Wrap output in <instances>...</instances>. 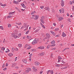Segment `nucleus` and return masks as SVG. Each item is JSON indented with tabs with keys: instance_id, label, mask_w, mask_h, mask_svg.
Returning <instances> with one entry per match:
<instances>
[{
	"instance_id": "1",
	"label": "nucleus",
	"mask_w": 74,
	"mask_h": 74,
	"mask_svg": "<svg viewBox=\"0 0 74 74\" xmlns=\"http://www.w3.org/2000/svg\"><path fill=\"white\" fill-rule=\"evenodd\" d=\"M38 42V39H35L32 42V44L34 45L36 44H37Z\"/></svg>"
},
{
	"instance_id": "2",
	"label": "nucleus",
	"mask_w": 74,
	"mask_h": 74,
	"mask_svg": "<svg viewBox=\"0 0 74 74\" xmlns=\"http://www.w3.org/2000/svg\"><path fill=\"white\" fill-rule=\"evenodd\" d=\"M46 38L47 40H49V37H50V35L49 34H46Z\"/></svg>"
},
{
	"instance_id": "3",
	"label": "nucleus",
	"mask_w": 74,
	"mask_h": 74,
	"mask_svg": "<svg viewBox=\"0 0 74 74\" xmlns=\"http://www.w3.org/2000/svg\"><path fill=\"white\" fill-rule=\"evenodd\" d=\"M31 70V69H30V68H29L27 69L25 71L26 73H28L29 72V71H30Z\"/></svg>"
},
{
	"instance_id": "4",
	"label": "nucleus",
	"mask_w": 74,
	"mask_h": 74,
	"mask_svg": "<svg viewBox=\"0 0 74 74\" xmlns=\"http://www.w3.org/2000/svg\"><path fill=\"white\" fill-rule=\"evenodd\" d=\"M61 5L62 7H64V1H63V0H62L61 1Z\"/></svg>"
},
{
	"instance_id": "5",
	"label": "nucleus",
	"mask_w": 74,
	"mask_h": 74,
	"mask_svg": "<svg viewBox=\"0 0 74 74\" xmlns=\"http://www.w3.org/2000/svg\"><path fill=\"white\" fill-rule=\"evenodd\" d=\"M45 47L44 46H39V47L38 48V49H44Z\"/></svg>"
},
{
	"instance_id": "6",
	"label": "nucleus",
	"mask_w": 74,
	"mask_h": 74,
	"mask_svg": "<svg viewBox=\"0 0 74 74\" xmlns=\"http://www.w3.org/2000/svg\"><path fill=\"white\" fill-rule=\"evenodd\" d=\"M34 64L36 65V66H39L40 63L38 62H36L34 63Z\"/></svg>"
},
{
	"instance_id": "7",
	"label": "nucleus",
	"mask_w": 74,
	"mask_h": 74,
	"mask_svg": "<svg viewBox=\"0 0 74 74\" xmlns=\"http://www.w3.org/2000/svg\"><path fill=\"white\" fill-rule=\"evenodd\" d=\"M44 9H45V10H47L49 11V8L48 7H46L44 8Z\"/></svg>"
},
{
	"instance_id": "8",
	"label": "nucleus",
	"mask_w": 74,
	"mask_h": 74,
	"mask_svg": "<svg viewBox=\"0 0 74 74\" xmlns=\"http://www.w3.org/2000/svg\"><path fill=\"white\" fill-rule=\"evenodd\" d=\"M13 3L15 4H19L18 2L17 1H14L13 2Z\"/></svg>"
},
{
	"instance_id": "9",
	"label": "nucleus",
	"mask_w": 74,
	"mask_h": 74,
	"mask_svg": "<svg viewBox=\"0 0 74 74\" xmlns=\"http://www.w3.org/2000/svg\"><path fill=\"white\" fill-rule=\"evenodd\" d=\"M43 18H44V16H42V18H41V21L42 23H44V21H43V19H42Z\"/></svg>"
},
{
	"instance_id": "10",
	"label": "nucleus",
	"mask_w": 74,
	"mask_h": 74,
	"mask_svg": "<svg viewBox=\"0 0 74 74\" xmlns=\"http://www.w3.org/2000/svg\"><path fill=\"white\" fill-rule=\"evenodd\" d=\"M22 60L24 63H27V60Z\"/></svg>"
},
{
	"instance_id": "11",
	"label": "nucleus",
	"mask_w": 74,
	"mask_h": 74,
	"mask_svg": "<svg viewBox=\"0 0 74 74\" xmlns=\"http://www.w3.org/2000/svg\"><path fill=\"white\" fill-rule=\"evenodd\" d=\"M21 5H22L23 8H26V6L24 4L22 3L21 4Z\"/></svg>"
},
{
	"instance_id": "12",
	"label": "nucleus",
	"mask_w": 74,
	"mask_h": 74,
	"mask_svg": "<svg viewBox=\"0 0 74 74\" xmlns=\"http://www.w3.org/2000/svg\"><path fill=\"white\" fill-rule=\"evenodd\" d=\"M62 37H66V34L64 33V32H63L62 34Z\"/></svg>"
},
{
	"instance_id": "13",
	"label": "nucleus",
	"mask_w": 74,
	"mask_h": 74,
	"mask_svg": "<svg viewBox=\"0 0 74 74\" xmlns=\"http://www.w3.org/2000/svg\"><path fill=\"white\" fill-rule=\"evenodd\" d=\"M15 11H14V12H9V15H12L13 14H14V13H15Z\"/></svg>"
},
{
	"instance_id": "14",
	"label": "nucleus",
	"mask_w": 74,
	"mask_h": 74,
	"mask_svg": "<svg viewBox=\"0 0 74 74\" xmlns=\"http://www.w3.org/2000/svg\"><path fill=\"white\" fill-rule=\"evenodd\" d=\"M63 18L62 17H60L58 18V21H62V20H63Z\"/></svg>"
},
{
	"instance_id": "15",
	"label": "nucleus",
	"mask_w": 74,
	"mask_h": 74,
	"mask_svg": "<svg viewBox=\"0 0 74 74\" xmlns=\"http://www.w3.org/2000/svg\"><path fill=\"white\" fill-rule=\"evenodd\" d=\"M29 47V45H25V46H24V48H27V47Z\"/></svg>"
},
{
	"instance_id": "16",
	"label": "nucleus",
	"mask_w": 74,
	"mask_h": 74,
	"mask_svg": "<svg viewBox=\"0 0 74 74\" xmlns=\"http://www.w3.org/2000/svg\"><path fill=\"white\" fill-rule=\"evenodd\" d=\"M35 19L36 20L38 19V16H37L36 15H35Z\"/></svg>"
},
{
	"instance_id": "17",
	"label": "nucleus",
	"mask_w": 74,
	"mask_h": 74,
	"mask_svg": "<svg viewBox=\"0 0 74 74\" xmlns=\"http://www.w3.org/2000/svg\"><path fill=\"white\" fill-rule=\"evenodd\" d=\"M8 55L11 57V56H12L13 55V54L12 53H9L8 54Z\"/></svg>"
},
{
	"instance_id": "18",
	"label": "nucleus",
	"mask_w": 74,
	"mask_h": 74,
	"mask_svg": "<svg viewBox=\"0 0 74 74\" xmlns=\"http://www.w3.org/2000/svg\"><path fill=\"white\" fill-rule=\"evenodd\" d=\"M12 16H7V18H12Z\"/></svg>"
},
{
	"instance_id": "19",
	"label": "nucleus",
	"mask_w": 74,
	"mask_h": 74,
	"mask_svg": "<svg viewBox=\"0 0 74 74\" xmlns=\"http://www.w3.org/2000/svg\"><path fill=\"white\" fill-rule=\"evenodd\" d=\"M55 40H53L51 42V44H55Z\"/></svg>"
},
{
	"instance_id": "20",
	"label": "nucleus",
	"mask_w": 74,
	"mask_h": 74,
	"mask_svg": "<svg viewBox=\"0 0 74 74\" xmlns=\"http://www.w3.org/2000/svg\"><path fill=\"white\" fill-rule=\"evenodd\" d=\"M0 48L1 50H2V51H4V50H5V48H4V47H0Z\"/></svg>"
},
{
	"instance_id": "21",
	"label": "nucleus",
	"mask_w": 74,
	"mask_h": 74,
	"mask_svg": "<svg viewBox=\"0 0 74 74\" xmlns=\"http://www.w3.org/2000/svg\"><path fill=\"white\" fill-rule=\"evenodd\" d=\"M64 8L62 9L61 12L62 13H64Z\"/></svg>"
},
{
	"instance_id": "22",
	"label": "nucleus",
	"mask_w": 74,
	"mask_h": 74,
	"mask_svg": "<svg viewBox=\"0 0 74 74\" xmlns=\"http://www.w3.org/2000/svg\"><path fill=\"white\" fill-rule=\"evenodd\" d=\"M27 38H28V39H30V38H31V36H29L27 35Z\"/></svg>"
},
{
	"instance_id": "23",
	"label": "nucleus",
	"mask_w": 74,
	"mask_h": 74,
	"mask_svg": "<svg viewBox=\"0 0 74 74\" xmlns=\"http://www.w3.org/2000/svg\"><path fill=\"white\" fill-rule=\"evenodd\" d=\"M29 46H28V47H27V49H30V48H32V47H31V46H30V45H29Z\"/></svg>"
},
{
	"instance_id": "24",
	"label": "nucleus",
	"mask_w": 74,
	"mask_h": 74,
	"mask_svg": "<svg viewBox=\"0 0 74 74\" xmlns=\"http://www.w3.org/2000/svg\"><path fill=\"white\" fill-rule=\"evenodd\" d=\"M18 45L19 48L21 47L22 46V45L21 44H18Z\"/></svg>"
},
{
	"instance_id": "25",
	"label": "nucleus",
	"mask_w": 74,
	"mask_h": 74,
	"mask_svg": "<svg viewBox=\"0 0 74 74\" xmlns=\"http://www.w3.org/2000/svg\"><path fill=\"white\" fill-rule=\"evenodd\" d=\"M24 27L25 28L27 27V24L24 23Z\"/></svg>"
},
{
	"instance_id": "26",
	"label": "nucleus",
	"mask_w": 74,
	"mask_h": 74,
	"mask_svg": "<svg viewBox=\"0 0 74 74\" xmlns=\"http://www.w3.org/2000/svg\"><path fill=\"white\" fill-rule=\"evenodd\" d=\"M15 49L14 48H12V52H14V50Z\"/></svg>"
},
{
	"instance_id": "27",
	"label": "nucleus",
	"mask_w": 74,
	"mask_h": 74,
	"mask_svg": "<svg viewBox=\"0 0 74 74\" xmlns=\"http://www.w3.org/2000/svg\"><path fill=\"white\" fill-rule=\"evenodd\" d=\"M36 12V11H34V12H32L31 13V15H33L34 14H35V13Z\"/></svg>"
},
{
	"instance_id": "28",
	"label": "nucleus",
	"mask_w": 74,
	"mask_h": 74,
	"mask_svg": "<svg viewBox=\"0 0 74 74\" xmlns=\"http://www.w3.org/2000/svg\"><path fill=\"white\" fill-rule=\"evenodd\" d=\"M56 67H60V65L59 64H56Z\"/></svg>"
},
{
	"instance_id": "29",
	"label": "nucleus",
	"mask_w": 74,
	"mask_h": 74,
	"mask_svg": "<svg viewBox=\"0 0 74 74\" xmlns=\"http://www.w3.org/2000/svg\"><path fill=\"white\" fill-rule=\"evenodd\" d=\"M50 32L53 35H55V33L54 32H52V31H51Z\"/></svg>"
},
{
	"instance_id": "30",
	"label": "nucleus",
	"mask_w": 74,
	"mask_h": 74,
	"mask_svg": "<svg viewBox=\"0 0 74 74\" xmlns=\"http://www.w3.org/2000/svg\"><path fill=\"white\" fill-rule=\"evenodd\" d=\"M41 26L43 28H44V29H45V26H44V25L43 24Z\"/></svg>"
},
{
	"instance_id": "31",
	"label": "nucleus",
	"mask_w": 74,
	"mask_h": 74,
	"mask_svg": "<svg viewBox=\"0 0 74 74\" xmlns=\"http://www.w3.org/2000/svg\"><path fill=\"white\" fill-rule=\"evenodd\" d=\"M0 29H1L2 30H3V29H4V28H3V26H0Z\"/></svg>"
},
{
	"instance_id": "32",
	"label": "nucleus",
	"mask_w": 74,
	"mask_h": 74,
	"mask_svg": "<svg viewBox=\"0 0 74 74\" xmlns=\"http://www.w3.org/2000/svg\"><path fill=\"white\" fill-rule=\"evenodd\" d=\"M38 31H39V29H37L35 31V33H37V32H38Z\"/></svg>"
},
{
	"instance_id": "33",
	"label": "nucleus",
	"mask_w": 74,
	"mask_h": 74,
	"mask_svg": "<svg viewBox=\"0 0 74 74\" xmlns=\"http://www.w3.org/2000/svg\"><path fill=\"white\" fill-rule=\"evenodd\" d=\"M50 47V45H48L47 47V49H49V47Z\"/></svg>"
},
{
	"instance_id": "34",
	"label": "nucleus",
	"mask_w": 74,
	"mask_h": 74,
	"mask_svg": "<svg viewBox=\"0 0 74 74\" xmlns=\"http://www.w3.org/2000/svg\"><path fill=\"white\" fill-rule=\"evenodd\" d=\"M50 73L51 74H53V71H50Z\"/></svg>"
},
{
	"instance_id": "35",
	"label": "nucleus",
	"mask_w": 74,
	"mask_h": 74,
	"mask_svg": "<svg viewBox=\"0 0 74 74\" xmlns=\"http://www.w3.org/2000/svg\"><path fill=\"white\" fill-rule=\"evenodd\" d=\"M15 64H14V63H13L12 64V67H14V66H15Z\"/></svg>"
},
{
	"instance_id": "36",
	"label": "nucleus",
	"mask_w": 74,
	"mask_h": 74,
	"mask_svg": "<svg viewBox=\"0 0 74 74\" xmlns=\"http://www.w3.org/2000/svg\"><path fill=\"white\" fill-rule=\"evenodd\" d=\"M59 30V28H56L55 29V31H57Z\"/></svg>"
},
{
	"instance_id": "37",
	"label": "nucleus",
	"mask_w": 74,
	"mask_h": 74,
	"mask_svg": "<svg viewBox=\"0 0 74 74\" xmlns=\"http://www.w3.org/2000/svg\"><path fill=\"white\" fill-rule=\"evenodd\" d=\"M15 34H12V37H14L15 36Z\"/></svg>"
},
{
	"instance_id": "38",
	"label": "nucleus",
	"mask_w": 74,
	"mask_h": 74,
	"mask_svg": "<svg viewBox=\"0 0 74 74\" xmlns=\"http://www.w3.org/2000/svg\"><path fill=\"white\" fill-rule=\"evenodd\" d=\"M38 56H42V53H40L39 54H38Z\"/></svg>"
},
{
	"instance_id": "39",
	"label": "nucleus",
	"mask_w": 74,
	"mask_h": 74,
	"mask_svg": "<svg viewBox=\"0 0 74 74\" xmlns=\"http://www.w3.org/2000/svg\"><path fill=\"white\" fill-rule=\"evenodd\" d=\"M29 32V31L28 30L25 32V34H27Z\"/></svg>"
},
{
	"instance_id": "40",
	"label": "nucleus",
	"mask_w": 74,
	"mask_h": 74,
	"mask_svg": "<svg viewBox=\"0 0 74 74\" xmlns=\"http://www.w3.org/2000/svg\"><path fill=\"white\" fill-rule=\"evenodd\" d=\"M69 4H71V5H72V4H73V2L71 1H70L69 2Z\"/></svg>"
},
{
	"instance_id": "41",
	"label": "nucleus",
	"mask_w": 74,
	"mask_h": 74,
	"mask_svg": "<svg viewBox=\"0 0 74 74\" xmlns=\"http://www.w3.org/2000/svg\"><path fill=\"white\" fill-rule=\"evenodd\" d=\"M18 36H16V35H15L14 37V38H18Z\"/></svg>"
},
{
	"instance_id": "42",
	"label": "nucleus",
	"mask_w": 74,
	"mask_h": 74,
	"mask_svg": "<svg viewBox=\"0 0 74 74\" xmlns=\"http://www.w3.org/2000/svg\"><path fill=\"white\" fill-rule=\"evenodd\" d=\"M50 71H51V70H50L48 71H47V74H48L49 73V72H50Z\"/></svg>"
},
{
	"instance_id": "43",
	"label": "nucleus",
	"mask_w": 74,
	"mask_h": 74,
	"mask_svg": "<svg viewBox=\"0 0 74 74\" xmlns=\"http://www.w3.org/2000/svg\"><path fill=\"white\" fill-rule=\"evenodd\" d=\"M32 53L31 54L29 55V58H32Z\"/></svg>"
},
{
	"instance_id": "44",
	"label": "nucleus",
	"mask_w": 74,
	"mask_h": 74,
	"mask_svg": "<svg viewBox=\"0 0 74 74\" xmlns=\"http://www.w3.org/2000/svg\"><path fill=\"white\" fill-rule=\"evenodd\" d=\"M8 27H11V24H9L8 25Z\"/></svg>"
},
{
	"instance_id": "45",
	"label": "nucleus",
	"mask_w": 74,
	"mask_h": 74,
	"mask_svg": "<svg viewBox=\"0 0 74 74\" xmlns=\"http://www.w3.org/2000/svg\"><path fill=\"white\" fill-rule=\"evenodd\" d=\"M62 63H63L64 64H65V63H66V62H64V61L63 60H62Z\"/></svg>"
},
{
	"instance_id": "46",
	"label": "nucleus",
	"mask_w": 74,
	"mask_h": 74,
	"mask_svg": "<svg viewBox=\"0 0 74 74\" xmlns=\"http://www.w3.org/2000/svg\"><path fill=\"white\" fill-rule=\"evenodd\" d=\"M5 6H6V4H5L3 5L2 7H5Z\"/></svg>"
},
{
	"instance_id": "47",
	"label": "nucleus",
	"mask_w": 74,
	"mask_h": 74,
	"mask_svg": "<svg viewBox=\"0 0 74 74\" xmlns=\"http://www.w3.org/2000/svg\"><path fill=\"white\" fill-rule=\"evenodd\" d=\"M72 11H74V6L72 7Z\"/></svg>"
},
{
	"instance_id": "48",
	"label": "nucleus",
	"mask_w": 74,
	"mask_h": 74,
	"mask_svg": "<svg viewBox=\"0 0 74 74\" xmlns=\"http://www.w3.org/2000/svg\"><path fill=\"white\" fill-rule=\"evenodd\" d=\"M42 56H44V55H45V53H42Z\"/></svg>"
},
{
	"instance_id": "49",
	"label": "nucleus",
	"mask_w": 74,
	"mask_h": 74,
	"mask_svg": "<svg viewBox=\"0 0 74 74\" xmlns=\"http://www.w3.org/2000/svg\"><path fill=\"white\" fill-rule=\"evenodd\" d=\"M15 51H18V49L17 48H16L15 49Z\"/></svg>"
},
{
	"instance_id": "50",
	"label": "nucleus",
	"mask_w": 74,
	"mask_h": 74,
	"mask_svg": "<svg viewBox=\"0 0 74 74\" xmlns=\"http://www.w3.org/2000/svg\"><path fill=\"white\" fill-rule=\"evenodd\" d=\"M7 68H5L4 69H3V70H4V71H5V70H7Z\"/></svg>"
},
{
	"instance_id": "51",
	"label": "nucleus",
	"mask_w": 74,
	"mask_h": 74,
	"mask_svg": "<svg viewBox=\"0 0 74 74\" xmlns=\"http://www.w3.org/2000/svg\"><path fill=\"white\" fill-rule=\"evenodd\" d=\"M58 59H62V58H61V57H60V56H58Z\"/></svg>"
},
{
	"instance_id": "52",
	"label": "nucleus",
	"mask_w": 74,
	"mask_h": 74,
	"mask_svg": "<svg viewBox=\"0 0 74 74\" xmlns=\"http://www.w3.org/2000/svg\"><path fill=\"white\" fill-rule=\"evenodd\" d=\"M3 5V4H2V3L1 2L0 3V5H1V6H2Z\"/></svg>"
},
{
	"instance_id": "53",
	"label": "nucleus",
	"mask_w": 74,
	"mask_h": 74,
	"mask_svg": "<svg viewBox=\"0 0 74 74\" xmlns=\"http://www.w3.org/2000/svg\"><path fill=\"white\" fill-rule=\"evenodd\" d=\"M32 69H33V70H35V69H36V67L34 66H33Z\"/></svg>"
},
{
	"instance_id": "54",
	"label": "nucleus",
	"mask_w": 74,
	"mask_h": 74,
	"mask_svg": "<svg viewBox=\"0 0 74 74\" xmlns=\"http://www.w3.org/2000/svg\"><path fill=\"white\" fill-rule=\"evenodd\" d=\"M67 49V48H65L62 51V52H64V51L65 50H66V49Z\"/></svg>"
},
{
	"instance_id": "55",
	"label": "nucleus",
	"mask_w": 74,
	"mask_h": 74,
	"mask_svg": "<svg viewBox=\"0 0 74 74\" xmlns=\"http://www.w3.org/2000/svg\"><path fill=\"white\" fill-rule=\"evenodd\" d=\"M54 46H55V44L52 45H51V47H54Z\"/></svg>"
},
{
	"instance_id": "56",
	"label": "nucleus",
	"mask_w": 74,
	"mask_h": 74,
	"mask_svg": "<svg viewBox=\"0 0 74 74\" xmlns=\"http://www.w3.org/2000/svg\"><path fill=\"white\" fill-rule=\"evenodd\" d=\"M15 68L16 69H19V67H18V66H16L15 67Z\"/></svg>"
},
{
	"instance_id": "57",
	"label": "nucleus",
	"mask_w": 74,
	"mask_h": 74,
	"mask_svg": "<svg viewBox=\"0 0 74 74\" xmlns=\"http://www.w3.org/2000/svg\"><path fill=\"white\" fill-rule=\"evenodd\" d=\"M43 72V71H41L40 72V74H42V73Z\"/></svg>"
},
{
	"instance_id": "58",
	"label": "nucleus",
	"mask_w": 74,
	"mask_h": 74,
	"mask_svg": "<svg viewBox=\"0 0 74 74\" xmlns=\"http://www.w3.org/2000/svg\"><path fill=\"white\" fill-rule=\"evenodd\" d=\"M40 8H41V9H43V8H44V7L42 6H40Z\"/></svg>"
},
{
	"instance_id": "59",
	"label": "nucleus",
	"mask_w": 74,
	"mask_h": 74,
	"mask_svg": "<svg viewBox=\"0 0 74 74\" xmlns=\"http://www.w3.org/2000/svg\"><path fill=\"white\" fill-rule=\"evenodd\" d=\"M17 10H18V12H21V10H20L19 9H17Z\"/></svg>"
},
{
	"instance_id": "60",
	"label": "nucleus",
	"mask_w": 74,
	"mask_h": 74,
	"mask_svg": "<svg viewBox=\"0 0 74 74\" xmlns=\"http://www.w3.org/2000/svg\"><path fill=\"white\" fill-rule=\"evenodd\" d=\"M27 27H26V29H25L24 30V31H26V30H27Z\"/></svg>"
},
{
	"instance_id": "61",
	"label": "nucleus",
	"mask_w": 74,
	"mask_h": 74,
	"mask_svg": "<svg viewBox=\"0 0 74 74\" xmlns=\"http://www.w3.org/2000/svg\"><path fill=\"white\" fill-rule=\"evenodd\" d=\"M51 11H52V12H55V10H53V9H52Z\"/></svg>"
},
{
	"instance_id": "62",
	"label": "nucleus",
	"mask_w": 74,
	"mask_h": 74,
	"mask_svg": "<svg viewBox=\"0 0 74 74\" xmlns=\"http://www.w3.org/2000/svg\"><path fill=\"white\" fill-rule=\"evenodd\" d=\"M8 63H6V64L5 66H8Z\"/></svg>"
},
{
	"instance_id": "63",
	"label": "nucleus",
	"mask_w": 74,
	"mask_h": 74,
	"mask_svg": "<svg viewBox=\"0 0 74 74\" xmlns=\"http://www.w3.org/2000/svg\"><path fill=\"white\" fill-rule=\"evenodd\" d=\"M17 60V57H16L15 59V61H16Z\"/></svg>"
},
{
	"instance_id": "64",
	"label": "nucleus",
	"mask_w": 74,
	"mask_h": 74,
	"mask_svg": "<svg viewBox=\"0 0 74 74\" xmlns=\"http://www.w3.org/2000/svg\"><path fill=\"white\" fill-rule=\"evenodd\" d=\"M21 33H20L18 34V35L19 36H21Z\"/></svg>"
}]
</instances>
